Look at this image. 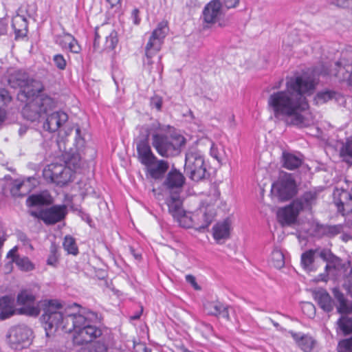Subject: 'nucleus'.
I'll return each instance as SVG.
<instances>
[{
	"mask_svg": "<svg viewBox=\"0 0 352 352\" xmlns=\"http://www.w3.org/2000/svg\"><path fill=\"white\" fill-rule=\"evenodd\" d=\"M7 32V27L3 23L0 22V34H5Z\"/></svg>",
	"mask_w": 352,
	"mask_h": 352,
	"instance_id": "obj_62",
	"label": "nucleus"
},
{
	"mask_svg": "<svg viewBox=\"0 0 352 352\" xmlns=\"http://www.w3.org/2000/svg\"><path fill=\"white\" fill-rule=\"evenodd\" d=\"M297 202L293 201L290 204L278 210L276 216L278 222L283 226H291L296 223L300 212Z\"/></svg>",
	"mask_w": 352,
	"mask_h": 352,
	"instance_id": "obj_20",
	"label": "nucleus"
},
{
	"mask_svg": "<svg viewBox=\"0 0 352 352\" xmlns=\"http://www.w3.org/2000/svg\"><path fill=\"white\" fill-rule=\"evenodd\" d=\"M302 309H307L308 311H309L311 313H310V316H312V315H314L315 314V307H314V305L310 302H307L305 303L303 307H302Z\"/></svg>",
	"mask_w": 352,
	"mask_h": 352,
	"instance_id": "obj_58",
	"label": "nucleus"
},
{
	"mask_svg": "<svg viewBox=\"0 0 352 352\" xmlns=\"http://www.w3.org/2000/svg\"><path fill=\"white\" fill-rule=\"evenodd\" d=\"M11 100L8 91L6 89H0V109H4L3 107Z\"/></svg>",
	"mask_w": 352,
	"mask_h": 352,
	"instance_id": "obj_48",
	"label": "nucleus"
},
{
	"mask_svg": "<svg viewBox=\"0 0 352 352\" xmlns=\"http://www.w3.org/2000/svg\"><path fill=\"white\" fill-rule=\"evenodd\" d=\"M8 256L10 257L12 262L14 263L22 271L29 272L34 269V265L31 261L27 256L21 257L16 254L14 248L8 252Z\"/></svg>",
	"mask_w": 352,
	"mask_h": 352,
	"instance_id": "obj_28",
	"label": "nucleus"
},
{
	"mask_svg": "<svg viewBox=\"0 0 352 352\" xmlns=\"http://www.w3.org/2000/svg\"><path fill=\"white\" fill-rule=\"evenodd\" d=\"M316 200V193L311 192H306L300 198L293 200L294 202L298 204L297 207L300 211H302L305 209L311 210L313 204Z\"/></svg>",
	"mask_w": 352,
	"mask_h": 352,
	"instance_id": "obj_33",
	"label": "nucleus"
},
{
	"mask_svg": "<svg viewBox=\"0 0 352 352\" xmlns=\"http://www.w3.org/2000/svg\"><path fill=\"white\" fill-rule=\"evenodd\" d=\"M184 170L195 182L204 179L206 177V168L202 155H185Z\"/></svg>",
	"mask_w": 352,
	"mask_h": 352,
	"instance_id": "obj_14",
	"label": "nucleus"
},
{
	"mask_svg": "<svg viewBox=\"0 0 352 352\" xmlns=\"http://www.w3.org/2000/svg\"><path fill=\"white\" fill-rule=\"evenodd\" d=\"M56 43L63 49L69 50L71 52L78 54L81 47L78 41L70 34H63L56 38Z\"/></svg>",
	"mask_w": 352,
	"mask_h": 352,
	"instance_id": "obj_26",
	"label": "nucleus"
},
{
	"mask_svg": "<svg viewBox=\"0 0 352 352\" xmlns=\"http://www.w3.org/2000/svg\"><path fill=\"white\" fill-rule=\"evenodd\" d=\"M338 352H352V336L341 340L338 344Z\"/></svg>",
	"mask_w": 352,
	"mask_h": 352,
	"instance_id": "obj_42",
	"label": "nucleus"
},
{
	"mask_svg": "<svg viewBox=\"0 0 352 352\" xmlns=\"http://www.w3.org/2000/svg\"><path fill=\"white\" fill-rule=\"evenodd\" d=\"M239 2V0H223V4L226 9L235 8Z\"/></svg>",
	"mask_w": 352,
	"mask_h": 352,
	"instance_id": "obj_53",
	"label": "nucleus"
},
{
	"mask_svg": "<svg viewBox=\"0 0 352 352\" xmlns=\"http://www.w3.org/2000/svg\"><path fill=\"white\" fill-rule=\"evenodd\" d=\"M286 89L271 94L267 99V107L274 118L287 124L305 127L311 123L303 115L309 109L307 96L311 95L316 85L313 78L297 76L287 78Z\"/></svg>",
	"mask_w": 352,
	"mask_h": 352,
	"instance_id": "obj_1",
	"label": "nucleus"
},
{
	"mask_svg": "<svg viewBox=\"0 0 352 352\" xmlns=\"http://www.w3.org/2000/svg\"><path fill=\"white\" fill-rule=\"evenodd\" d=\"M159 122L145 124L139 128L140 135L135 140L138 154H153L148 142V137L151 135V130H156Z\"/></svg>",
	"mask_w": 352,
	"mask_h": 352,
	"instance_id": "obj_18",
	"label": "nucleus"
},
{
	"mask_svg": "<svg viewBox=\"0 0 352 352\" xmlns=\"http://www.w3.org/2000/svg\"><path fill=\"white\" fill-rule=\"evenodd\" d=\"M31 331L24 326H16L12 327L8 336V340L11 348L21 349L30 342Z\"/></svg>",
	"mask_w": 352,
	"mask_h": 352,
	"instance_id": "obj_16",
	"label": "nucleus"
},
{
	"mask_svg": "<svg viewBox=\"0 0 352 352\" xmlns=\"http://www.w3.org/2000/svg\"><path fill=\"white\" fill-rule=\"evenodd\" d=\"M75 143L78 149L82 148L85 146V140L81 137L80 129L78 127L76 129Z\"/></svg>",
	"mask_w": 352,
	"mask_h": 352,
	"instance_id": "obj_49",
	"label": "nucleus"
},
{
	"mask_svg": "<svg viewBox=\"0 0 352 352\" xmlns=\"http://www.w3.org/2000/svg\"><path fill=\"white\" fill-rule=\"evenodd\" d=\"M15 308L14 298L10 296L0 298V320H5L17 314Z\"/></svg>",
	"mask_w": 352,
	"mask_h": 352,
	"instance_id": "obj_24",
	"label": "nucleus"
},
{
	"mask_svg": "<svg viewBox=\"0 0 352 352\" xmlns=\"http://www.w3.org/2000/svg\"><path fill=\"white\" fill-rule=\"evenodd\" d=\"M271 263L276 268H281L285 265V256L283 253L278 249H274L272 252Z\"/></svg>",
	"mask_w": 352,
	"mask_h": 352,
	"instance_id": "obj_41",
	"label": "nucleus"
},
{
	"mask_svg": "<svg viewBox=\"0 0 352 352\" xmlns=\"http://www.w3.org/2000/svg\"><path fill=\"white\" fill-rule=\"evenodd\" d=\"M26 202L28 206H48L52 204L53 199L49 192H42L29 196Z\"/></svg>",
	"mask_w": 352,
	"mask_h": 352,
	"instance_id": "obj_30",
	"label": "nucleus"
},
{
	"mask_svg": "<svg viewBox=\"0 0 352 352\" xmlns=\"http://www.w3.org/2000/svg\"><path fill=\"white\" fill-rule=\"evenodd\" d=\"M80 155H69L65 165L57 163L49 164L43 175L52 182L63 186L74 179L75 174L80 168Z\"/></svg>",
	"mask_w": 352,
	"mask_h": 352,
	"instance_id": "obj_5",
	"label": "nucleus"
},
{
	"mask_svg": "<svg viewBox=\"0 0 352 352\" xmlns=\"http://www.w3.org/2000/svg\"><path fill=\"white\" fill-rule=\"evenodd\" d=\"M142 312H143V307L141 306L140 310L136 314H135L134 315H133L130 317L131 320H134L139 319L140 318L141 315L142 314Z\"/></svg>",
	"mask_w": 352,
	"mask_h": 352,
	"instance_id": "obj_61",
	"label": "nucleus"
},
{
	"mask_svg": "<svg viewBox=\"0 0 352 352\" xmlns=\"http://www.w3.org/2000/svg\"><path fill=\"white\" fill-rule=\"evenodd\" d=\"M8 82L12 88H19L17 98L19 100H24L30 96L39 94L43 90L42 83L30 77L28 73L22 70H14L9 73Z\"/></svg>",
	"mask_w": 352,
	"mask_h": 352,
	"instance_id": "obj_7",
	"label": "nucleus"
},
{
	"mask_svg": "<svg viewBox=\"0 0 352 352\" xmlns=\"http://www.w3.org/2000/svg\"><path fill=\"white\" fill-rule=\"evenodd\" d=\"M139 10L135 8L133 10L131 13V17L133 18V23L135 25H138L140 22V18L139 17Z\"/></svg>",
	"mask_w": 352,
	"mask_h": 352,
	"instance_id": "obj_56",
	"label": "nucleus"
},
{
	"mask_svg": "<svg viewBox=\"0 0 352 352\" xmlns=\"http://www.w3.org/2000/svg\"><path fill=\"white\" fill-rule=\"evenodd\" d=\"M166 204L168 206V212L178 223L179 226L185 228H195V223L199 214H196V212H190L185 211L183 209V201L180 197L177 196L167 197Z\"/></svg>",
	"mask_w": 352,
	"mask_h": 352,
	"instance_id": "obj_8",
	"label": "nucleus"
},
{
	"mask_svg": "<svg viewBox=\"0 0 352 352\" xmlns=\"http://www.w3.org/2000/svg\"><path fill=\"white\" fill-rule=\"evenodd\" d=\"M334 296L339 302V305L337 307L338 313L341 314L352 313V302L349 303L342 292L336 291L334 293Z\"/></svg>",
	"mask_w": 352,
	"mask_h": 352,
	"instance_id": "obj_34",
	"label": "nucleus"
},
{
	"mask_svg": "<svg viewBox=\"0 0 352 352\" xmlns=\"http://www.w3.org/2000/svg\"><path fill=\"white\" fill-rule=\"evenodd\" d=\"M315 299L320 307L324 311L330 312L333 310V300L326 291H320L316 293Z\"/></svg>",
	"mask_w": 352,
	"mask_h": 352,
	"instance_id": "obj_32",
	"label": "nucleus"
},
{
	"mask_svg": "<svg viewBox=\"0 0 352 352\" xmlns=\"http://www.w3.org/2000/svg\"><path fill=\"white\" fill-rule=\"evenodd\" d=\"M168 31L169 28L166 21L160 22L153 31L145 48L148 64H151V58L160 50Z\"/></svg>",
	"mask_w": 352,
	"mask_h": 352,
	"instance_id": "obj_11",
	"label": "nucleus"
},
{
	"mask_svg": "<svg viewBox=\"0 0 352 352\" xmlns=\"http://www.w3.org/2000/svg\"><path fill=\"white\" fill-rule=\"evenodd\" d=\"M151 131L152 146L158 154L180 151L186 145V138L179 131L170 125L162 126L159 123V127Z\"/></svg>",
	"mask_w": 352,
	"mask_h": 352,
	"instance_id": "obj_3",
	"label": "nucleus"
},
{
	"mask_svg": "<svg viewBox=\"0 0 352 352\" xmlns=\"http://www.w3.org/2000/svg\"><path fill=\"white\" fill-rule=\"evenodd\" d=\"M31 214L41 219L46 225H54L65 219L67 207L65 205H55L38 212H32Z\"/></svg>",
	"mask_w": 352,
	"mask_h": 352,
	"instance_id": "obj_15",
	"label": "nucleus"
},
{
	"mask_svg": "<svg viewBox=\"0 0 352 352\" xmlns=\"http://www.w3.org/2000/svg\"><path fill=\"white\" fill-rule=\"evenodd\" d=\"M337 5L342 8L352 10V0H337Z\"/></svg>",
	"mask_w": 352,
	"mask_h": 352,
	"instance_id": "obj_52",
	"label": "nucleus"
},
{
	"mask_svg": "<svg viewBox=\"0 0 352 352\" xmlns=\"http://www.w3.org/2000/svg\"><path fill=\"white\" fill-rule=\"evenodd\" d=\"M333 200L342 215L352 213V182L346 180L344 186L336 187L333 192Z\"/></svg>",
	"mask_w": 352,
	"mask_h": 352,
	"instance_id": "obj_9",
	"label": "nucleus"
},
{
	"mask_svg": "<svg viewBox=\"0 0 352 352\" xmlns=\"http://www.w3.org/2000/svg\"><path fill=\"white\" fill-rule=\"evenodd\" d=\"M224 15V8L219 0H212L206 4L203 10L204 21L213 24L219 21Z\"/></svg>",
	"mask_w": 352,
	"mask_h": 352,
	"instance_id": "obj_21",
	"label": "nucleus"
},
{
	"mask_svg": "<svg viewBox=\"0 0 352 352\" xmlns=\"http://www.w3.org/2000/svg\"><path fill=\"white\" fill-rule=\"evenodd\" d=\"M12 27L14 31L15 38H23L28 33V21L21 15H16L12 18Z\"/></svg>",
	"mask_w": 352,
	"mask_h": 352,
	"instance_id": "obj_29",
	"label": "nucleus"
},
{
	"mask_svg": "<svg viewBox=\"0 0 352 352\" xmlns=\"http://www.w3.org/2000/svg\"><path fill=\"white\" fill-rule=\"evenodd\" d=\"M196 214H199V216L197 219L195 229L201 230L207 228L216 217L214 205L203 203L199 209L196 211Z\"/></svg>",
	"mask_w": 352,
	"mask_h": 352,
	"instance_id": "obj_19",
	"label": "nucleus"
},
{
	"mask_svg": "<svg viewBox=\"0 0 352 352\" xmlns=\"http://www.w3.org/2000/svg\"><path fill=\"white\" fill-rule=\"evenodd\" d=\"M63 248L68 254L77 255L78 253V248L74 237L67 235L64 238L63 243Z\"/></svg>",
	"mask_w": 352,
	"mask_h": 352,
	"instance_id": "obj_39",
	"label": "nucleus"
},
{
	"mask_svg": "<svg viewBox=\"0 0 352 352\" xmlns=\"http://www.w3.org/2000/svg\"><path fill=\"white\" fill-rule=\"evenodd\" d=\"M58 261V248L55 245L50 247V253L47 260V264L56 267Z\"/></svg>",
	"mask_w": 352,
	"mask_h": 352,
	"instance_id": "obj_43",
	"label": "nucleus"
},
{
	"mask_svg": "<svg viewBox=\"0 0 352 352\" xmlns=\"http://www.w3.org/2000/svg\"><path fill=\"white\" fill-rule=\"evenodd\" d=\"M342 159V162L347 164L348 166L352 164V155H340Z\"/></svg>",
	"mask_w": 352,
	"mask_h": 352,
	"instance_id": "obj_59",
	"label": "nucleus"
},
{
	"mask_svg": "<svg viewBox=\"0 0 352 352\" xmlns=\"http://www.w3.org/2000/svg\"><path fill=\"white\" fill-rule=\"evenodd\" d=\"M341 228L340 226H333L328 228V234L331 236L337 235L340 232Z\"/></svg>",
	"mask_w": 352,
	"mask_h": 352,
	"instance_id": "obj_55",
	"label": "nucleus"
},
{
	"mask_svg": "<svg viewBox=\"0 0 352 352\" xmlns=\"http://www.w3.org/2000/svg\"><path fill=\"white\" fill-rule=\"evenodd\" d=\"M16 304L19 306L17 314L29 316H37L41 312L36 302V295L30 289L21 290L16 296Z\"/></svg>",
	"mask_w": 352,
	"mask_h": 352,
	"instance_id": "obj_10",
	"label": "nucleus"
},
{
	"mask_svg": "<svg viewBox=\"0 0 352 352\" xmlns=\"http://www.w3.org/2000/svg\"><path fill=\"white\" fill-rule=\"evenodd\" d=\"M108 346L103 341H97L86 347H82L79 352H107Z\"/></svg>",
	"mask_w": 352,
	"mask_h": 352,
	"instance_id": "obj_40",
	"label": "nucleus"
},
{
	"mask_svg": "<svg viewBox=\"0 0 352 352\" xmlns=\"http://www.w3.org/2000/svg\"><path fill=\"white\" fill-rule=\"evenodd\" d=\"M292 336L304 352H311L315 346L316 341L311 336L307 335L300 336L297 333H292Z\"/></svg>",
	"mask_w": 352,
	"mask_h": 352,
	"instance_id": "obj_31",
	"label": "nucleus"
},
{
	"mask_svg": "<svg viewBox=\"0 0 352 352\" xmlns=\"http://www.w3.org/2000/svg\"><path fill=\"white\" fill-rule=\"evenodd\" d=\"M34 178L29 177L26 179L21 180V184H24V186H21V197L25 196L34 188V185L32 184V181Z\"/></svg>",
	"mask_w": 352,
	"mask_h": 352,
	"instance_id": "obj_44",
	"label": "nucleus"
},
{
	"mask_svg": "<svg viewBox=\"0 0 352 352\" xmlns=\"http://www.w3.org/2000/svg\"><path fill=\"white\" fill-rule=\"evenodd\" d=\"M317 251V250H309L302 254L300 264L303 269H309L313 265Z\"/></svg>",
	"mask_w": 352,
	"mask_h": 352,
	"instance_id": "obj_36",
	"label": "nucleus"
},
{
	"mask_svg": "<svg viewBox=\"0 0 352 352\" xmlns=\"http://www.w3.org/2000/svg\"><path fill=\"white\" fill-rule=\"evenodd\" d=\"M283 162L285 168L289 170H294L301 165L302 159L297 155H283Z\"/></svg>",
	"mask_w": 352,
	"mask_h": 352,
	"instance_id": "obj_35",
	"label": "nucleus"
},
{
	"mask_svg": "<svg viewBox=\"0 0 352 352\" xmlns=\"http://www.w3.org/2000/svg\"><path fill=\"white\" fill-rule=\"evenodd\" d=\"M5 118H6V111L4 109H0V124H1L4 120H5Z\"/></svg>",
	"mask_w": 352,
	"mask_h": 352,
	"instance_id": "obj_64",
	"label": "nucleus"
},
{
	"mask_svg": "<svg viewBox=\"0 0 352 352\" xmlns=\"http://www.w3.org/2000/svg\"><path fill=\"white\" fill-rule=\"evenodd\" d=\"M204 309L208 315L221 316L227 320H230L228 307L218 300L207 302L204 305Z\"/></svg>",
	"mask_w": 352,
	"mask_h": 352,
	"instance_id": "obj_25",
	"label": "nucleus"
},
{
	"mask_svg": "<svg viewBox=\"0 0 352 352\" xmlns=\"http://www.w3.org/2000/svg\"><path fill=\"white\" fill-rule=\"evenodd\" d=\"M105 27L102 25L100 30L96 28L95 30V38L94 41V47L96 50H112L118 44V39L117 32L112 30L108 36H105V42L103 47L100 45L99 39L100 34L102 33Z\"/></svg>",
	"mask_w": 352,
	"mask_h": 352,
	"instance_id": "obj_23",
	"label": "nucleus"
},
{
	"mask_svg": "<svg viewBox=\"0 0 352 352\" xmlns=\"http://www.w3.org/2000/svg\"><path fill=\"white\" fill-rule=\"evenodd\" d=\"M41 302L43 311L41 320L47 336H50V333L58 328H61L66 332L72 331L71 327L67 324L70 320L68 318L69 314L65 317L63 316L60 311L63 305L58 300H44Z\"/></svg>",
	"mask_w": 352,
	"mask_h": 352,
	"instance_id": "obj_4",
	"label": "nucleus"
},
{
	"mask_svg": "<svg viewBox=\"0 0 352 352\" xmlns=\"http://www.w3.org/2000/svg\"><path fill=\"white\" fill-rule=\"evenodd\" d=\"M53 61L58 69L64 70L66 68L67 61L62 54H58L54 55L53 57Z\"/></svg>",
	"mask_w": 352,
	"mask_h": 352,
	"instance_id": "obj_47",
	"label": "nucleus"
},
{
	"mask_svg": "<svg viewBox=\"0 0 352 352\" xmlns=\"http://www.w3.org/2000/svg\"><path fill=\"white\" fill-rule=\"evenodd\" d=\"M344 148L346 150V153L344 154H352V138L347 140Z\"/></svg>",
	"mask_w": 352,
	"mask_h": 352,
	"instance_id": "obj_57",
	"label": "nucleus"
},
{
	"mask_svg": "<svg viewBox=\"0 0 352 352\" xmlns=\"http://www.w3.org/2000/svg\"><path fill=\"white\" fill-rule=\"evenodd\" d=\"M338 94L330 90H324L318 92L314 97V102L316 104H324L333 98H337Z\"/></svg>",
	"mask_w": 352,
	"mask_h": 352,
	"instance_id": "obj_37",
	"label": "nucleus"
},
{
	"mask_svg": "<svg viewBox=\"0 0 352 352\" xmlns=\"http://www.w3.org/2000/svg\"><path fill=\"white\" fill-rule=\"evenodd\" d=\"M231 222L228 219L222 222L217 223L212 228V236L214 239L219 242L221 239H226L230 237Z\"/></svg>",
	"mask_w": 352,
	"mask_h": 352,
	"instance_id": "obj_27",
	"label": "nucleus"
},
{
	"mask_svg": "<svg viewBox=\"0 0 352 352\" xmlns=\"http://www.w3.org/2000/svg\"><path fill=\"white\" fill-rule=\"evenodd\" d=\"M121 0H107L111 8L118 6L120 3Z\"/></svg>",
	"mask_w": 352,
	"mask_h": 352,
	"instance_id": "obj_63",
	"label": "nucleus"
},
{
	"mask_svg": "<svg viewBox=\"0 0 352 352\" xmlns=\"http://www.w3.org/2000/svg\"><path fill=\"white\" fill-rule=\"evenodd\" d=\"M341 262V259L333 254L330 258V260L327 261V264L325 266V270L328 271L330 269H338L342 265Z\"/></svg>",
	"mask_w": 352,
	"mask_h": 352,
	"instance_id": "obj_45",
	"label": "nucleus"
},
{
	"mask_svg": "<svg viewBox=\"0 0 352 352\" xmlns=\"http://www.w3.org/2000/svg\"><path fill=\"white\" fill-rule=\"evenodd\" d=\"M314 74L318 76H327L331 74V72L329 67L326 65H321L317 68H316L314 71Z\"/></svg>",
	"mask_w": 352,
	"mask_h": 352,
	"instance_id": "obj_50",
	"label": "nucleus"
},
{
	"mask_svg": "<svg viewBox=\"0 0 352 352\" xmlns=\"http://www.w3.org/2000/svg\"><path fill=\"white\" fill-rule=\"evenodd\" d=\"M138 160L145 166L146 173L153 179L162 178L169 168L168 163L157 160L155 155H138Z\"/></svg>",
	"mask_w": 352,
	"mask_h": 352,
	"instance_id": "obj_13",
	"label": "nucleus"
},
{
	"mask_svg": "<svg viewBox=\"0 0 352 352\" xmlns=\"http://www.w3.org/2000/svg\"><path fill=\"white\" fill-rule=\"evenodd\" d=\"M20 101L25 103L22 109L23 118L32 122L39 121L43 116L52 111L56 106L51 97L41 92Z\"/></svg>",
	"mask_w": 352,
	"mask_h": 352,
	"instance_id": "obj_6",
	"label": "nucleus"
},
{
	"mask_svg": "<svg viewBox=\"0 0 352 352\" xmlns=\"http://www.w3.org/2000/svg\"><path fill=\"white\" fill-rule=\"evenodd\" d=\"M72 321V341L74 345L82 346L91 343L102 334V330L94 324L97 314L83 310L78 314H69Z\"/></svg>",
	"mask_w": 352,
	"mask_h": 352,
	"instance_id": "obj_2",
	"label": "nucleus"
},
{
	"mask_svg": "<svg viewBox=\"0 0 352 352\" xmlns=\"http://www.w3.org/2000/svg\"><path fill=\"white\" fill-rule=\"evenodd\" d=\"M162 101L159 98H153L151 100V106L155 107L157 110L160 111L162 108Z\"/></svg>",
	"mask_w": 352,
	"mask_h": 352,
	"instance_id": "obj_54",
	"label": "nucleus"
},
{
	"mask_svg": "<svg viewBox=\"0 0 352 352\" xmlns=\"http://www.w3.org/2000/svg\"><path fill=\"white\" fill-rule=\"evenodd\" d=\"M337 324L344 336L352 333V317L342 316L338 320Z\"/></svg>",
	"mask_w": 352,
	"mask_h": 352,
	"instance_id": "obj_38",
	"label": "nucleus"
},
{
	"mask_svg": "<svg viewBox=\"0 0 352 352\" xmlns=\"http://www.w3.org/2000/svg\"><path fill=\"white\" fill-rule=\"evenodd\" d=\"M186 280H187V282L190 283V284H192L193 286H195L197 288V284L195 278L192 275H187L186 276Z\"/></svg>",
	"mask_w": 352,
	"mask_h": 352,
	"instance_id": "obj_60",
	"label": "nucleus"
},
{
	"mask_svg": "<svg viewBox=\"0 0 352 352\" xmlns=\"http://www.w3.org/2000/svg\"><path fill=\"white\" fill-rule=\"evenodd\" d=\"M333 254L329 250H327V249H323L322 250L320 251V257L325 261H329V260H330V258L331 257V256L333 255Z\"/></svg>",
	"mask_w": 352,
	"mask_h": 352,
	"instance_id": "obj_51",
	"label": "nucleus"
},
{
	"mask_svg": "<svg viewBox=\"0 0 352 352\" xmlns=\"http://www.w3.org/2000/svg\"><path fill=\"white\" fill-rule=\"evenodd\" d=\"M43 124V129L50 132L57 131L68 120V116L63 111L50 112Z\"/></svg>",
	"mask_w": 352,
	"mask_h": 352,
	"instance_id": "obj_22",
	"label": "nucleus"
},
{
	"mask_svg": "<svg viewBox=\"0 0 352 352\" xmlns=\"http://www.w3.org/2000/svg\"><path fill=\"white\" fill-rule=\"evenodd\" d=\"M24 184H21V180H14L10 188V193L13 197H21V186H24Z\"/></svg>",
	"mask_w": 352,
	"mask_h": 352,
	"instance_id": "obj_46",
	"label": "nucleus"
},
{
	"mask_svg": "<svg viewBox=\"0 0 352 352\" xmlns=\"http://www.w3.org/2000/svg\"><path fill=\"white\" fill-rule=\"evenodd\" d=\"M272 188L283 201L292 199L297 193V186L292 175L285 172L280 173L278 179L273 184Z\"/></svg>",
	"mask_w": 352,
	"mask_h": 352,
	"instance_id": "obj_12",
	"label": "nucleus"
},
{
	"mask_svg": "<svg viewBox=\"0 0 352 352\" xmlns=\"http://www.w3.org/2000/svg\"><path fill=\"white\" fill-rule=\"evenodd\" d=\"M185 180L183 174L176 169H172L169 171L163 182V186L170 194L168 197L175 196L180 197L179 194L185 184Z\"/></svg>",
	"mask_w": 352,
	"mask_h": 352,
	"instance_id": "obj_17",
	"label": "nucleus"
}]
</instances>
